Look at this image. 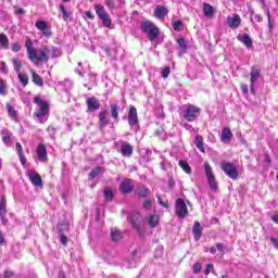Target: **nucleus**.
<instances>
[{"label": "nucleus", "instance_id": "f3484780", "mask_svg": "<svg viewBox=\"0 0 278 278\" xmlns=\"http://www.w3.org/2000/svg\"><path fill=\"white\" fill-rule=\"evenodd\" d=\"M87 108L88 112H97V110L101 108V104L99 103V100L96 97H91L87 99Z\"/></svg>", "mask_w": 278, "mask_h": 278}, {"label": "nucleus", "instance_id": "473e14b6", "mask_svg": "<svg viewBox=\"0 0 278 278\" xmlns=\"http://www.w3.org/2000/svg\"><path fill=\"white\" fill-rule=\"evenodd\" d=\"M12 64H13V68L15 71V73H21V68H23V63H21V60L13 58L11 60Z\"/></svg>", "mask_w": 278, "mask_h": 278}, {"label": "nucleus", "instance_id": "a19ab883", "mask_svg": "<svg viewBox=\"0 0 278 278\" xmlns=\"http://www.w3.org/2000/svg\"><path fill=\"white\" fill-rule=\"evenodd\" d=\"M104 199H106V201H112V199H114V192L112 191V189H104Z\"/></svg>", "mask_w": 278, "mask_h": 278}, {"label": "nucleus", "instance_id": "c03bdc74", "mask_svg": "<svg viewBox=\"0 0 278 278\" xmlns=\"http://www.w3.org/2000/svg\"><path fill=\"white\" fill-rule=\"evenodd\" d=\"M85 79H86L87 81H89V84H96V81H97V76H96L94 74H92V73H89V74H87V75L85 76Z\"/></svg>", "mask_w": 278, "mask_h": 278}, {"label": "nucleus", "instance_id": "e2e57ef3", "mask_svg": "<svg viewBox=\"0 0 278 278\" xmlns=\"http://www.w3.org/2000/svg\"><path fill=\"white\" fill-rule=\"evenodd\" d=\"M3 277L4 278H12V277H14V273L11 271V270H5L4 274H3Z\"/></svg>", "mask_w": 278, "mask_h": 278}, {"label": "nucleus", "instance_id": "c9c22d12", "mask_svg": "<svg viewBox=\"0 0 278 278\" xmlns=\"http://www.w3.org/2000/svg\"><path fill=\"white\" fill-rule=\"evenodd\" d=\"M60 86H62L65 92H71V88H73V81L65 79L64 81L60 83Z\"/></svg>", "mask_w": 278, "mask_h": 278}, {"label": "nucleus", "instance_id": "ea45409f", "mask_svg": "<svg viewBox=\"0 0 278 278\" xmlns=\"http://www.w3.org/2000/svg\"><path fill=\"white\" fill-rule=\"evenodd\" d=\"M111 116L115 121L118 118V105L116 104H111Z\"/></svg>", "mask_w": 278, "mask_h": 278}, {"label": "nucleus", "instance_id": "c756f323", "mask_svg": "<svg viewBox=\"0 0 278 278\" xmlns=\"http://www.w3.org/2000/svg\"><path fill=\"white\" fill-rule=\"evenodd\" d=\"M194 144L199 151L202 153H205V148H203V137L202 136H197L194 139Z\"/></svg>", "mask_w": 278, "mask_h": 278}, {"label": "nucleus", "instance_id": "f8f14e48", "mask_svg": "<svg viewBox=\"0 0 278 278\" xmlns=\"http://www.w3.org/2000/svg\"><path fill=\"white\" fill-rule=\"evenodd\" d=\"M8 214V200L5 199V195L1 197L0 200V218H1V223L2 225H8V219L5 218Z\"/></svg>", "mask_w": 278, "mask_h": 278}, {"label": "nucleus", "instance_id": "1a4fd4ad", "mask_svg": "<svg viewBox=\"0 0 278 278\" xmlns=\"http://www.w3.org/2000/svg\"><path fill=\"white\" fill-rule=\"evenodd\" d=\"M204 170L212 192H216V190H218V182L216 181V177L214 176V172H212L210 163H204Z\"/></svg>", "mask_w": 278, "mask_h": 278}, {"label": "nucleus", "instance_id": "ddd939ff", "mask_svg": "<svg viewBox=\"0 0 278 278\" xmlns=\"http://www.w3.org/2000/svg\"><path fill=\"white\" fill-rule=\"evenodd\" d=\"M26 175L33 186H35L36 188H42V178L38 173H36L35 170H29Z\"/></svg>", "mask_w": 278, "mask_h": 278}, {"label": "nucleus", "instance_id": "09e8293b", "mask_svg": "<svg viewBox=\"0 0 278 278\" xmlns=\"http://www.w3.org/2000/svg\"><path fill=\"white\" fill-rule=\"evenodd\" d=\"M151 207H152V201H151V199H147V200L143 202V210L149 211V210H151Z\"/></svg>", "mask_w": 278, "mask_h": 278}, {"label": "nucleus", "instance_id": "8fccbe9b", "mask_svg": "<svg viewBox=\"0 0 278 278\" xmlns=\"http://www.w3.org/2000/svg\"><path fill=\"white\" fill-rule=\"evenodd\" d=\"M168 75H170V67L166 66L163 71H162V77L164 79L168 78Z\"/></svg>", "mask_w": 278, "mask_h": 278}, {"label": "nucleus", "instance_id": "864d4df0", "mask_svg": "<svg viewBox=\"0 0 278 278\" xmlns=\"http://www.w3.org/2000/svg\"><path fill=\"white\" fill-rule=\"evenodd\" d=\"M0 94H8V91L5 90V84L3 83V79H0Z\"/></svg>", "mask_w": 278, "mask_h": 278}, {"label": "nucleus", "instance_id": "774afa93", "mask_svg": "<svg viewBox=\"0 0 278 278\" xmlns=\"http://www.w3.org/2000/svg\"><path fill=\"white\" fill-rule=\"evenodd\" d=\"M271 220L278 225V212L271 216Z\"/></svg>", "mask_w": 278, "mask_h": 278}, {"label": "nucleus", "instance_id": "a18cd8bd", "mask_svg": "<svg viewBox=\"0 0 278 278\" xmlns=\"http://www.w3.org/2000/svg\"><path fill=\"white\" fill-rule=\"evenodd\" d=\"M173 27L175 31H181V29H184V23H181V21H176L173 23Z\"/></svg>", "mask_w": 278, "mask_h": 278}, {"label": "nucleus", "instance_id": "0eeeda50", "mask_svg": "<svg viewBox=\"0 0 278 278\" xmlns=\"http://www.w3.org/2000/svg\"><path fill=\"white\" fill-rule=\"evenodd\" d=\"M94 10L104 27H112V18H110V14L105 11V7H103V4H94Z\"/></svg>", "mask_w": 278, "mask_h": 278}, {"label": "nucleus", "instance_id": "9d476101", "mask_svg": "<svg viewBox=\"0 0 278 278\" xmlns=\"http://www.w3.org/2000/svg\"><path fill=\"white\" fill-rule=\"evenodd\" d=\"M175 212H176V216H178V218H186V216H188L189 212H188V205H186V201H184V199L178 198L176 200L175 203Z\"/></svg>", "mask_w": 278, "mask_h": 278}, {"label": "nucleus", "instance_id": "a211bd4d", "mask_svg": "<svg viewBox=\"0 0 278 278\" xmlns=\"http://www.w3.org/2000/svg\"><path fill=\"white\" fill-rule=\"evenodd\" d=\"M167 14H168V9H166V7L157 5L154 9V16L159 18V21H164Z\"/></svg>", "mask_w": 278, "mask_h": 278}, {"label": "nucleus", "instance_id": "69168bd1", "mask_svg": "<svg viewBox=\"0 0 278 278\" xmlns=\"http://www.w3.org/2000/svg\"><path fill=\"white\" fill-rule=\"evenodd\" d=\"M253 18H254V21H256V23H262V15L253 14Z\"/></svg>", "mask_w": 278, "mask_h": 278}, {"label": "nucleus", "instance_id": "412c9836", "mask_svg": "<svg viewBox=\"0 0 278 278\" xmlns=\"http://www.w3.org/2000/svg\"><path fill=\"white\" fill-rule=\"evenodd\" d=\"M121 153L125 157H131V155H134V147L127 142H124L121 147Z\"/></svg>", "mask_w": 278, "mask_h": 278}, {"label": "nucleus", "instance_id": "4d7b16f0", "mask_svg": "<svg viewBox=\"0 0 278 278\" xmlns=\"http://www.w3.org/2000/svg\"><path fill=\"white\" fill-rule=\"evenodd\" d=\"M163 251H164V248L159 247V248L155 250L154 256H155V257H162Z\"/></svg>", "mask_w": 278, "mask_h": 278}, {"label": "nucleus", "instance_id": "2f4dec72", "mask_svg": "<svg viewBox=\"0 0 278 278\" xmlns=\"http://www.w3.org/2000/svg\"><path fill=\"white\" fill-rule=\"evenodd\" d=\"M33 83L36 86H45V80H42V77H40V75H38L36 72H33Z\"/></svg>", "mask_w": 278, "mask_h": 278}, {"label": "nucleus", "instance_id": "79ce46f5", "mask_svg": "<svg viewBox=\"0 0 278 278\" xmlns=\"http://www.w3.org/2000/svg\"><path fill=\"white\" fill-rule=\"evenodd\" d=\"M177 43H178L179 48L181 49V51H186L188 49V45L186 43L185 38L178 39Z\"/></svg>", "mask_w": 278, "mask_h": 278}, {"label": "nucleus", "instance_id": "37998d69", "mask_svg": "<svg viewBox=\"0 0 278 278\" xmlns=\"http://www.w3.org/2000/svg\"><path fill=\"white\" fill-rule=\"evenodd\" d=\"M55 131H58V129L54 126H49L47 128V132L49 134L50 138H52V140L55 139Z\"/></svg>", "mask_w": 278, "mask_h": 278}, {"label": "nucleus", "instance_id": "a878e982", "mask_svg": "<svg viewBox=\"0 0 278 278\" xmlns=\"http://www.w3.org/2000/svg\"><path fill=\"white\" fill-rule=\"evenodd\" d=\"M203 14L204 16H214V7H212L210 3L204 2L203 3Z\"/></svg>", "mask_w": 278, "mask_h": 278}, {"label": "nucleus", "instance_id": "c85d7f7f", "mask_svg": "<svg viewBox=\"0 0 278 278\" xmlns=\"http://www.w3.org/2000/svg\"><path fill=\"white\" fill-rule=\"evenodd\" d=\"M7 110H8L9 116H10V118H12V121L18 119V115L16 114V110L14 109V106H12L10 103H7Z\"/></svg>", "mask_w": 278, "mask_h": 278}, {"label": "nucleus", "instance_id": "4be33fe9", "mask_svg": "<svg viewBox=\"0 0 278 278\" xmlns=\"http://www.w3.org/2000/svg\"><path fill=\"white\" fill-rule=\"evenodd\" d=\"M231 138H233V134L231 132V129L229 128H224L222 130V142H224V144H229V142H231Z\"/></svg>", "mask_w": 278, "mask_h": 278}, {"label": "nucleus", "instance_id": "b1692460", "mask_svg": "<svg viewBox=\"0 0 278 278\" xmlns=\"http://www.w3.org/2000/svg\"><path fill=\"white\" fill-rule=\"evenodd\" d=\"M110 122L108 121V111H102L99 114V127L100 129H105V126L109 125Z\"/></svg>", "mask_w": 278, "mask_h": 278}, {"label": "nucleus", "instance_id": "39448f33", "mask_svg": "<svg viewBox=\"0 0 278 278\" xmlns=\"http://www.w3.org/2000/svg\"><path fill=\"white\" fill-rule=\"evenodd\" d=\"M130 225L136 229L137 233L142 238L144 236V229L142 227V215L138 212H131L128 216Z\"/></svg>", "mask_w": 278, "mask_h": 278}, {"label": "nucleus", "instance_id": "cd10ccee", "mask_svg": "<svg viewBox=\"0 0 278 278\" xmlns=\"http://www.w3.org/2000/svg\"><path fill=\"white\" fill-rule=\"evenodd\" d=\"M137 195L140 199H147V197H149V188H147L144 186L137 188Z\"/></svg>", "mask_w": 278, "mask_h": 278}, {"label": "nucleus", "instance_id": "aec40b11", "mask_svg": "<svg viewBox=\"0 0 278 278\" xmlns=\"http://www.w3.org/2000/svg\"><path fill=\"white\" fill-rule=\"evenodd\" d=\"M192 233L194 236V241L199 242L201 240V233H203V227L199 222H194L193 228H192Z\"/></svg>", "mask_w": 278, "mask_h": 278}, {"label": "nucleus", "instance_id": "f03ea898", "mask_svg": "<svg viewBox=\"0 0 278 278\" xmlns=\"http://www.w3.org/2000/svg\"><path fill=\"white\" fill-rule=\"evenodd\" d=\"M34 103L37 105V109L34 113V116L38 123L45 125L49 121V102L42 100L40 97L34 99Z\"/></svg>", "mask_w": 278, "mask_h": 278}, {"label": "nucleus", "instance_id": "bb28decb", "mask_svg": "<svg viewBox=\"0 0 278 278\" xmlns=\"http://www.w3.org/2000/svg\"><path fill=\"white\" fill-rule=\"evenodd\" d=\"M147 223L152 229H155V227H157V223H160V217L157 215H150L147 218Z\"/></svg>", "mask_w": 278, "mask_h": 278}, {"label": "nucleus", "instance_id": "7ed1b4c3", "mask_svg": "<svg viewBox=\"0 0 278 278\" xmlns=\"http://www.w3.org/2000/svg\"><path fill=\"white\" fill-rule=\"evenodd\" d=\"M179 116L181 121H187V123H194V121L201 116V108L194 104H185L179 109Z\"/></svg>", "mask_w": 278, "mask_h": 278}, {"label": "nucleus", "instance_id": "e433bc0d", "mask_svg": "<svg viewBox=\"0 0 278 278\" xmlns=\"http://www.w3.org/2000/svg\"><path fill=\"white\" fill-rule=\"evenodd\" d=\"M17 77L23 86H27V84H29V77L27 76V74H23L20 72L17 73Z\"/></svg>", "mask_w": 278, "mask_h": 278}, {"label": "nucleus", "instance_id": "bf43d9fd", "mask_svg": "<svg viewBox=\"0 0 278 278\" xmlns=\"http://www.w3.org/2000/svg\"><path fill=\"white\" fill-rule=\"evenodd\" d=\"M156 198H157V201H159V205H162V207H168V203L163 202L160 194H156Z\"/></svg>", "mask_w": 278, "mask_h": 278}, {"label": "nucleus", "instance_id": "20e7f679", "mask_svg": "<svg viewBox=\"0 0 278 278\" xmlns=\"http://www.w3.org/2000/svg\"><path fill=\"white\" fill-rule=\"evenodd\" d=\"M140 29L143 34L148 36L151 42H153V40H156V38L160 36V28L151 21L142 22Z\"/></svg>", "mask_w": 278, "mask_h": 278}, {"label": "nucleus", "instance_id": "6ab92c4d", "mask_svg": "<svg viewBox=\"0 0 278 278\" xmlns=\"http://www.w3.org/2000/svg\"><path fill=\"white\" fill-rule=\"evenodd\" d=\"M237 40H239V42H242V45H245L247 49H251V47H253V39H251V36H249V34L238 35Z\"/></svg>", "mask_w": 278, "mask_h": 278}, {"label": "nucleus", "instance_id": "4c0bfd02", "mask_svg": "<svg viewBox=\"0 0 278 278\" xmlns=\"http://www.w3.org/2000/svg\"><path fill=\"white\" fill-rule=\"evenodd\" d=\"M59 10H60L61 14H63L64 21H68V18H71V13H68V11H66V8L64 7V4H60Z\"/></svg>", "mask_w": 278, "mask_h": 278}, {"label": "nucleus", "instance_id": "dca6fc26", "mask_svg": "<svg viewBox=\"0 0 278 278\" xmlns=\"http://www.w3.org/2000/svg\"><path fill=\"white\" fill-rule=\"evenodd\" d=\"M128 123L130 127L138 125V111H136V106H130L129 109Z\"/></svg>", "mask_w": 278, "mask_h": 278}, {"label": "nucleus", "instance_id": "3c124183", "mask_svg": "<svg viewBox=\"0 0 278 278\" xmlns=\"http://www.w3.org/2000/svg\"><path fill=\"white\" fill-rule=\"evenodd\" d=\"M214 271V265L213 264H207L206 268L204 269V275H210V273Z\"/></svg>", "mask_w": 278, "mask_h": 278}, {"label": "nucleus", "instance_id": "de8ad7c7", "mask_svg": "<svg viewBox=\"0 0 278 278\" xmlns=\"http://www.w3.org/2000/svg\"><path fill=\"white\" fill-rule=\"evenodd\" d=\"M104 3L109 10H114V8H116V1L114 0H104Z\"/></svg>", "mask_w": 278, "mask_h": 278}, {"label": "nucleus", "instance_id": "423d86ee", "mask_svg": "<svg viewBox=\"0 0 278 278\" xmlns=\"http://www.w3.org/2000/svg\"><path fill=\"white\" fill-rule=\"evenodd\" d=\"M262 77V70H260V67L257 66H252L251 67V72H250V91L251 94L256 96L257 91L255 89V86L258 81V79Z\"/></svg>", "mask_w": 278, "mask_h": 278}, {"label": "nucleus", "instance_id": "f257e3e1", "mask_svg": "<svg viewBox=\"0 0 278 278\" xmlns=\"http://www.w3.org/2000/svg\"><path fill=\"white\" fill-rule=\"evenodd\" d=\"M25 47L28 53V60L36 66L42 64V62H49V53L51 52L49 47L43 46L39 49H36L34 48V41H31L29 38L26 40Z\"/></svg>", "mask_w": 278, "mask_h": 278}, {"label": "nucleus", "instance_id": "393cba45", "mask_svg": "<svg viewBox=\"0 0 278 278\" xmlns=\"http://www.w3.org/2000/svg\"><path fill=\"white\" fill-rule=\"evenodd\" d=\"M1 136L2 142H4V144H10V142H12V132H10L8 128L1 130Z\"/></svg>", "mask_w": 278, "mask_h": 278}, {"label": "nucleus", "instance_id": "49530a36", "mask_svg": "<svg viewBox=\"0 0 278 278\" xmlns=\"http://www.w3.org/2000/svg\"><path fill=\"white\" fill-rule=\"evenodd\" d=\"M0 73H2V75H8V73H9L8 64H5L4 61L0 62Z\"/></svg>", "mask_w": 278, "mask_h": 278}, {"label": "nucleus", "instance_id": "5fc2aeb1", "mask_svg": "<svg viewBox=\"0 0 278 278\" xmlns=\"http://www.w3.org/2000/svg\"><path fill=\"white\" fill-rule=\"evenodd\" d=\"M216 247L205 248L204 253H211L212 255H216Z\"/></svg>", "mask_w": 278, "mask_h": 278}, {"label": "nucleus", "instance_id": "5701e85b", "mask_svg": "<svg viewBox=\"0 0 278 278\" xmlns=\"http://www.w3.org/2000/svg\"><path fill=\"white\" fill-rule=\"evenodd\" d=\"M37 155H38L40 162H47V147H45V144H42V143L38 144Z\"/></svg>", "mask_w": 278, "mask_h": 278}, {"label": "nucleus", "instance_id": "6e6552de", "mask_svg": "<svg viewBox=\"0 0 278 278\" xmlns=\"http://www.w3.org/2000/svg\"><path fill=\"white\" fill-rule=\"evenodd\" d=\"M222 170H224L225 175H227L229 179H233V181H237L239 174H238V166H236V164L229 163V162H223Z\"/></svg>", "mask_w": 278, "mask_h": 278}, {"label": "nucleus", "instance_id": "603ef678", "mask_svg": "<svg viewBox=\"0 0 278 278\" xmlns=\"http://www.w3.org/2000/svg\"><path fill=\"white\" fill-rule=\"evenodd\" d=\"M11 49H12L13 53H18V51H21V43H18V42L13 43Z\"/></svg>", "mask_w": 278, "mask_h": 278}, {"label": "nucleus", "instance_id": "13d9d810", "mask_svg": "<svg viewBox=\"0 0 278 278\" xmlns=\"http://www.w3.org/2000/svg\"><path fill=\"white\" fill-rule=\"evenodd\" d=\"M216 250L219 251L220 253H223V251H225L227 249V247H225V244L223 243H216Z\"/></svg>", "mask_w": 278, "mask_h": 278}, {"label": "nucleus", "instance_id": "9b49d317", "mask_svg": "<svg viewBox=\"0 0 278 278\" xmlns=\"http://www.w3.org/2000/svg\"><path fill=\"white\" fill-rule=\"evenodd\" d=\"M35 27H37V29L41 31L42 36H45L46 38H51L52 36L51 27H49V24H47V22L37 21L35 23Z\"/></svg>", "mask_w": 278, "mask_h": 278}, {"label": "nucleus", "instance_id": "6e6d98bb", "mask_svg": "<svg viewBox=\"0 0 278 278\" xmlns=\"http://www.w3.org/2000/svg\"><path fill=\"white\" fill-rule=\"evenodd\" d=\"M201 268H202L201 263H195V264L193 265V273H194L195 275H198V273H201Z\"/></svg>", "mask_w": 278, "mask_h": 278}, {"label": "nucleus", "instance_id": "72a5a7b5", "mask_svg": "<svg viewBox=\"0 0 278 278\" xmlns=\"http://www.w3.org/2000/svg\"><path fill=\"white\" fill-rule=\"evenodd\" d=\"M101 173H103V167H96V168L91 169V172L89 174L90 181H92V179H94V177H99V175H101Z\"/></svg>", "mask_w": 278, "mask_h": 278}, {"label": "nucleus", "instance_id": "f704fd0d", "mask_svg": "<svg viewBox=\"0 0 278 278\" xmlns=\"http://www.w3.org/2000/svg\"><path fill=\"white\" fill-rule=\"evenodd\" d=\"M178 165L180 166V168H182L184 172L187 173V175H190L192 173L190 164H188L185 160H180Z\"/></svg>", "mask_w": 278, "mask_h": 278}, {"label": "nucleus", "instance_id": "680f3d73", "mask_svg": "<svg viewBox=\"0 0 278 278\" xmlns=\"http://www.w3.org/2000/svg\"><path fill=\"white\" fill-rule=\"evenodd\" d=\"M15 149H16L18 155L23 154V146H21V142H16Z\"/></svg>", "mask_w": 278, "mask_h": 278}, {"label": "nucleus", "instance_id": "052dcab7", "mask_svg": "<svg viewBox=\"0 0 278 278\" xmlns=\"http://www.w3.org/2000/svg\"><path fill=\"white\" fill-rule=\"evenodd\" d=\"M270 242L273 247L278 250V238L270 237Z\"/></svg>", "mask_w": 278, "mask_h": 278}, {"label": "nucleus", "instance_id": "7c9ffc66", "mask_svg": "<svg viewBox=\"0 0 278 278\" xmlns=\"http://www.w3.org/2000/svg\"><path fill=\"white\" fill-rule=\"evenodd\" d=\"M0 45L2 49H8V47H10V39H8V35L3 33L0 34Z\"/></svg>", "mask_w": 278, "mask_h": 278}, {"label": "nucleus", "instance_id": "0e129e2a", "mask_svg": "<svg viewBox=\"0 0 278 278\" xmlns=\"http://www.w3.org/2000/svg\"><path fill=\"white\" fill-rule=\"evenodd\" d=\"M241 90L243 94H249V85H241Z\"/></svg>", "mask_w": 278, "mask_h": 278}, {"label": "nucleus", "instance_id": "58836bf2", "mask_svg": "<svg viewBox=\"0 0 278 278\" xmlns=\"http://www.w3.org/2000/svg\"><path fill=\"white\" fill-rule=\"evenodd\" d=\"M111 238H112L113 242H118V240L121 239V230L112 229Z\"/></svg>", "mask_w": 278, "mask_h": 278}, {"label": "nucleus", "instance_id": "338daca9", "mask_svg": "<svg viewBox=\"0 0 278 278\" xmlns=\"http://www.w3.org/2000/svg\"><path fill=\"white\" fill-rule=\"evenodd\" d=\"M68 242V239L66 238V236H64L63 233H61V243L62 244H66Z\"/></svg>", "mask_w": 278, "mask_h": 278}, {"label": "nucleus", "instance_id": "2eb2a0df", "mask_svg": "<svg viewBox=\"0 0 278 278\" xmlns=\"http://www.w3.org/2000/svg\"><path fill=\"white\" fill-rule=\"evenodd\" d=\"M240 23H242V20L238 14L227 17V25L230 27V29H238V27H240Z\"/></svg>", "mask_w": 278, "mask_h": 278}, {"label": "nucleus", "instance_id": "4468645a", "mask_svg": "<svg viewBox=\"0 0 278 278\" xmlns=\"http://www.w3.org/2000/svg\"><path fill=\"white\" fill-rule=\"evenodd\" d=\"M119 190L122 194H129L134 191V180L132 179H126L121 182Z\"/></svg>", "mask_w": 278, "mask_h": 278}]
</instances>
